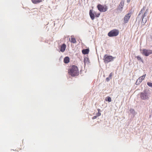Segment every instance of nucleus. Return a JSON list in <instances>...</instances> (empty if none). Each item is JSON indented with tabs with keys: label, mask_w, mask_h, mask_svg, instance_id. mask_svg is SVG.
Instances as JSON below:
<instances>
[{
	"label": "nucleus",
	"mask_w": 152,
	"mask_h": 152,
	"mask_svg": "<svg viewBox=\"0 0 152 152\" xmlns=\"http://www.w3.org/2000/svg\"><path fill=\"white\" fill-rule=\"evenodd\" d=\"M136 58H137V59L138 60H140L142 62H143V60H142L141 59V57H140L139 56H137Z\"/></svg>",
	"instance_id": "nucleus-18"
},
{
	"label": "nucleus",
	"mask_w": 152,
	"mask_h": 152,
	"mask_svg": "<svg viewBox=\"0 0 152 152\" xmlns=\"http://www.w3.org/2000/svg\"><path fill=\"white\" fill-rule=\"evenodd\" d=\"M146 75L145 74L143 76L140 77L137 80L136 84V85H138L141 82L142 80H143L145 78L146 76Z\"/></svg>",
	"instance_id": "nucleus-9"
},
{
	"label": "nucleus",
	"mask_w": 152,
	"mask_h": 152,
	"mask_svg": "<svg viewBox=\"0 0 152 152\" xmlns=\"http://www.w3.org/2000/svg\"><path fill=\"white\" fill-rule=\"evenodd\" d=\"M70 42L71 43H75L76 42V40L75 38L73 36H71V39L70 40Z\"/></svg>",
	"instance_id": "nucleus-16"
},
{
	"label": "nucleus",
	"mask_w": 152,
	"mask_h": 152,
	"mask_svg": "<svg viewBox=\"0 0 152 152\" xmlns=\"http://www.w3.org/2000/svg\"><path fill=\"white\" fill-rule=\"evenodd\" d=\"M114 57L112 56H109L107 55H105L104 57L103 60L105 63H107L113 60Z\"/></svg>",
	"instance_id": "nucleus-3"
},
{
	"label": "nucleus",
	"mask_w": 152,
	"mask_h": 152,
	"mask_svg": "<svg viewBox=\"0 0 152 152\" xmlns=\"http://www.w3.org/2000/svg\"><path fill=\"white\" fill-rule=\"evenodd\" d=\"M107 101L109 102H110L111 101V99L110 96H107Z\"/></svg>",
	"instance_id": "nucleus-21"
},
{
	"label": "nucleus",
	"mask_w": 152,
	"mask_h": 152,
	"mask_svg": "<svg viewBox=\"0 0 152 152\" xmlns=\"http://www.w3.org/2000/svg\"><path fill=\"white\" fill-rule=\"evenodd\" d=\"M88 59L87 58H85L84 59V63H85L86 62V61Z\"/></svg>",
	"instance_id": "nucleus-23"
},
{
	"label": "nucleus",
	"mask_w": 152,
	"mask_h": 152,
	"mask_svg": "<svg viewBox=\"0 0 152 152\" xmlns=\"http://www.w3.org/2000/svg\"><path fill=\"white\" fill-rule=\"evenodd\" d=\"M148 10H146V11H145V12L143 15L142 20V21L143 20V19L144 17H145L146 16L147 13H148Z\"/></svg>",
	"instance_id": "nucleus-17"
},
{
	"label": "nucleus",
	"mask_w": 152,
	"mask_h": 152,
	"mask_svg": "<svg viewBox=\"0 0 152 152\" xmlns=\"http://www.w3.org/2000/svg\"><path fill=\"white\" fill-rule=\"evenodd\" d=\"M97 115L93 116L92 117V119H96L97 118Z\"/></svg>",
	"instance_id": "nucleus-24"
},
{
	"label": "nucleus",
	"mask_w": 152,
	"mask_h": 152,
	"mask_svg": "<svg viewBox=\"0 0 152 152\" xmlns=\"http://www.w3.org/2000/svg\"><path fill=\"white\" fill-rule=\"evenodd\" d=\"M66 45L65 44H63L61 47L60 51L62 52H64L66 49Z\"/></svg>",
	"instance_id": "nucleus-10"
},
{
	"label": "nucleus",
	"mask_w": 152,
	"mask_h": 152,
	"mask_svg": "<svg viewBox=\"0 0 152 152\" xmlns=\"http://www.w3.org/2000/svg\"><path fill=\"white\" fill-rule=\"evenodd\" d=\"M131 16V13H129L127 14L124 18V22L125 23L128 22Z\"/></svg>",
	"instance_id": "nucleus-8"
},
{
	"label": "nucleus",
	"mask_w": 152,
	"mask_h": 152,
	"mask_svg": "<svg viewBox=\"0 0 152 152\" xmlns=\"http://www.w3.org/2000/svg\"><path fill=\"white\" fill-rule=\"evenodd\" d=\"M31 1L34 4H37L42 2V0H31Z\"/></svg>",
	"instance_id": "nucleus-14"
},
{
	"label": "nucleus",
	"mask_w": 152,
	"mask_h": 152,
	"mask_svg": "<svg viewBox=\"0 0 152 152\" xmlns=\"http://www.w3.org/2000/svg\"><path fill=\"white\" fill-rule=\"evenodd\" d=\"M69 61V58L68 57H65L64 59V62L65 63H68Z\"/></svg>",
	"instance_id": "nucleus-15"
},
{
	"label": "nucleus",
	"mask_w": 152,
	"mask_h": 152,
	"mask_svg": "<svg viewBox=\"0 0 152 152\" xmlns=\"http://www.w3.org/2000/svg\"><path fill=\"white\" fill-rule=\"evenodd\" d=\"M141 99L143 100H148L149 99V96L148 94L145 92L141 93L140 94Z\"/></svg>",
	"instance_id": "nucleus-5"
},
{
	"label": "nucleus",
	"mask_w": 152,
	"mask_h": 152,
	"mask_svg": "<svg viewBox=\"0 0 152 152\" xmlns=\"http://www.w3.org/2000/svg\"><path fill=\"white\" fill-rule=\"evenodd\" d=\"M89 50L88 49H83L82 50V52L84 54H86L89 53Z\"/></svg>",
	"instance_id": "nucleus-13"
},
{
	"label": "nucleus",
	"mask_w": 152,
	"mask_h": 152,
	"mask_svg": "<svg viewBox=\"0 0 152 152\" xmlns=\"http://www.w3.org/2000/svg\"><path fill=\"white\" fill-rule=\"evenodd\" d=\"M97 7L98 10L101 12H105L107 11V6H103L100 4H98Z\"/></svg>",
	"instance_id": "nucleus-6"
},
{
	"label": "nucleus",
	"mask_w": 152,
	"mask_h": 152,
	"mask_svg": "<svg viewBox=\"0 0 152 152\" xmlns=\"http://www.w3.org/2000/svg\"><path fill=\"white\" fill-rule=\"evenodd\" d=\"M142 53L146 56L152 54V50H150L143 49L142 50Z\"/></svg>",
	"instance_id": "nucleus-7"
},
{
	"label": "nucleus",
	"mask_w": 152,
	"mask_h": 152,
	"mask_svg": "<svg viewBox=\"0 0 152 152\" xmlns=\"http://www.w3.org/2000/svg\"><path fill=\"white\" fill-rule=\"evenodd\" d=\"M145 10V8L144 7H143L141 10L140 12V14L139 15H140L142 12L144 11Z\"/></svg>",
	"instance_id": "nucleus-20"
},
{
	"label": "nucleus",
	"mask_w": 152,
	"mask_h": 152,
	"mask_svg": "<svg viewBox=\"0 0 152 152\" xmlns=\"http://www.w3.org/2000/svg\"><path fill=\"white\" fill-rule=\"evenodd\" d=\"M101 113L100 112H98L97 113L96 115L97 116H99L101 115Z\"/></svg>",
	"instance_id": "nucleus-22"
},
{
	"label": "nucleus",
	"mask_w": 152,
	"mask_h": 152,
	"mask_svg": "<svg viewBox=\"0 0 152 152\" xmlns=\"http://www.w3.org/2000/svg\"><path fill=\"white\" fill-rule=\"evenodd\" d=\"M113 75V73L112 72H111L108 77L106 78V80L107 82H108L110 79H112V77Z\"/></svg>",
	"instance_id": "nucleus-12"
},
{
	"label": "nucleus",
	"mask_w": 152,
	"mask_h": 152,
	"mask_svg": "<svg viewBox=\"0 0 152 152\" xmlns=\"http://www.w3.org/2000/svg\"><path fill=\"white\" fill-rule=\"evenodd\" d=\"M119 33L118 30L114 29L110 31L108 34V35L110 37L116 36Z\"/></svg>",
	"instance_id": "nucleus-4"
},
{
	"label": "nucleus",
	"mask_w": 152,
	"mask_h": 152,
	"mask_svg": "<svg viewBox=\"0 0 152 152\" xmlns=\"http://www.w3.org/2000/svg\"><path fill=\"white\" fill-rule=\"evenodd\" d=\"M89 14L90 17L92 20L94 19L95 16L96 17H99L100 15V13H97L96 12H93L92 10H90Z\"/></svg>",
	"instance_id": "nucleus-2"
},
{
	"label": "nucleus",
	"mask_w": 152,
	"mask_h": 152,
	"mask_svg": "<svg viewBox=\"0 0 152 152\" xmlns=\"http://www.w3.org/2000/svg\"><path fill=\"white\" fill-rule=\"evenodd\" d=\"M124 2L122 1L121 2L119 6V7H118L119 9L120 10L122 11V9H123V7L124 6Z\"/></svg>",
	"instance_id": "nucleus-11"
},
{
	"label": "nucleus",
	"mask_w": 152,
	"mask_h": 152,
	"mask_svg": "<svg viewBox=\"0 0 152 152\" xmlns=\"http://www.w3.org/2000/svg\"><path fill=\"white\" fill-rule=\"evenodd\" d=\"M147 84L149 86L152 87V83L148 82L147 83Z\"/></svg>",
	"instance_id": "nucleus-19"
},
{
	"label": "nucleus",
	"mask_w": 152,
	"mask_h": 152,
	"mask_svg": "<svg viewBox=\"0 0 152 152\" xmlns=\"http://www.w3.org/2000/svg\"><path fill=\"white\" fill-rule=\"evenodd\" d=\"M68 72L69 75L72 77L77 76L79 74L78 67L75 65H72L70 66L68 70Z\"/></svg>",
	"instance_id": "nucleus-1"
},
{
	"label": "nucleus",
	"mask_w": 152,
	"mask_h": 152,
	"mask_svg": "<svg viewBox=\"0 0 152 152\" xmlns=\"http://www.w3.org/2000/svg\"><path fill=\"white\" fill-rule=\"evenodd\" d=\"M98 112H100V110L99 109H97Z\"/></svg>",
	"instance_id": "nucleus-25"
}]
</instances>
